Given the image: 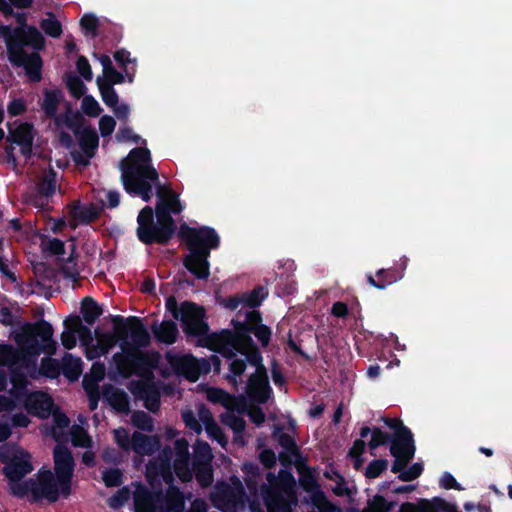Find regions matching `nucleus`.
<instances>
[{"mask_svg":"<svg viewBox=\"0 0 512 512\" xmlns=\"http://www.w3.org/2000/svg\"><path fill=\"white\" fill-rule=\"evenodd\" d=\"M102 98V101L106 106L112 108L119 102V96L113 86L96 83Z\"/></svg>","mask_w":512,"mask_h":512,"instance_id":"nucleus-57","label":"nucleus"},{"mask_svg":"<svg viewBox=\"0 0 512 512\" xmlns=\"http://www.w3.org/2000/svg\"><path fill=\"white\" fill-rule=\"evenodd\" d=\"M9 371V380L10 383L12 384V389L10 390V393L15 397H19L20 395L26 394L28 380L23 368L16 364L10 367Z\"/></svg>","mask_w":512,"mask_h":512,"instance_id":"nucleus-35","label":"nucleus"},{"mask_svg":"<svg viewBox=\"0 0 512 512\" xmlns=\"http://www.w3.org/2000/svg\"><path fill=\"white\" fill-rule=\"evenodd\" d=\"M206 316L205 309L190 301L181 303V314L178 319L181 322L182 329L188 337H197V344L200 347L208 348L219 353L220 343L214 339L219 332L209 333V325L204 320Z\"/></svg>","mask_w":512,"mask_h":512,"instance_id":"nucleus-7","label":"nucleus"},{"mask_svg":"<svg viewBox=\"0 0 512 512\" xmlns=\"http://www.w3.org/2000/svg\"><path fill=\"white\" fill-rule=\"evenodd\" d=\"M63 99V93L59 89H45L43 92V101L41 104V108L46 116L49 119H56L58 106Z\"/></svg>","mask_w":512,"mask_h":512,"instance_id":"nucleus-32","label":"nucleus"},{"mask_svg":"<svg viewBox=\"0 0 512 512\" xmlns=\"http://www.w3.org/2000/svg\"><path fill=\"white\" fill-rule=\"evenodd\" d=\"M66 87L69 90L70 94L74 97L79 99L80 97L84 96L86 93V86L84 82L76 75H69L66 77L65 80Z\"/></svg>","mask_w":512,"mask_h":512,"instance_id":"nucleus-53","label":"nucleus"},{"mask_svg":"<svg viewBox=\"0 0 512 512\" xmlns=\"http://www.w3.org/2000/svg\"><path fill=\"white\" fill-rule=\"evenodd\" d=\"M416 447L415 442L390 445V453L395 458L391 466L393 473L404 472L407 465L413 460Z\"/></svg>","mask_w":512,"mask_h":512,"instance_id":"nucleus-22","label":"nucleus"},{"mask_svg":"<svg viewBox=\"0 0 512 512\" xmlns=\"http://www.w3.org/2000/svg\"><path fill=\"white\" fill-rule=\"evenodd\" d=\"M53 332L52 325L44 319L35 323H24L14 335L19 350L11 344H0V366L10 368L19 362L28 366V356H38L42 352L47 355L55 354L57 344L53 340Z\"/></svg>","mask_w":512,"mask_h":512,"instance_id":"nucleus-3","label":"nucleus"},{"mask_svg":"<svg viewBox=\"0 0 512 512\" xmlns=\"http://www.w3.org/2000/svg\"><path fill=\"white\" fill-rule=\"evenodd\" d=\"M213 455L211 447L206 442L198 441L194 446V457L192 460V465H197L198 463L208 464L212 463Z\"/></svg>","mask_w":512,"mask_h":512,"instance_id":"nucleus-46","label":"nucleus"},{"mask_svg":"<svg viewBox=\"0 0 512 512\" xmlns=\"http://www.w3.org/2000/svg\"><path fill=\"white\" fill-rule=\"evenodd\" d=\"M80 312L82 314L83 320L88 325H93L102 315L103 310L92 297L86 296L81 301Z\"/></svg>","mask_w":512,"mask_h":512,"instance_id":"nucleus-38","label":"nucleus"},{"mask_svg":"<svg viewBox=\"0 0 512 512\" xmlns=\"http://www.w3.org/2000/svg\"><path fill=\"white\" fill-rule=\"evenodd\" d=\"M51 355L41 360L39 374L50 379L59 377L61 373V365L58 360L51 358Z\"/></svg>","mask_w":512,"mask_h":512,"instance_id":"nucleus-44","label":"nucleus"},{"mask_svg":"<svg viewBox=\"0 0 512 512\" xmlns=\"http://www.w3.org/2000/svg\"><path fill=\"white\" fill-rule=\"evenodd\" d=\"M30 454L26 451H20V456L15 457L7 466L3 467V474L9 480L10 493L13 495V487L16 484H22L21 479L33 470L30 461Z\"/></svg>","mask_w":512,"mask_h":512,"instance_id":"nucleus-15","label":"nucleus"},{"mask_svg":"<svg viewBox=\"0 0 512 512\" xmlns=\"http://www.w3.org/2000/svg\"><path fill=\"white\" fill-rule=\"evenodd\" d=\"M172 468L181 482L188 483L192 480V464L190 465V459H174Z\"/></svg>","mask_w":512,"mask_h":512,"instance_id":"nucleus-47","label":"nucleus"},{"mask_svg":"<svg viewBox=\"0 0 512 512\" xmlns=\"http://www.w3.org/2000/svg\"><path fill=\"white\" fill-rule=\"evenodd\" d=\"M160 442L156 436L145 435L135 431L132 434L131 449L138 455H152L158 448Z\"/></svg>","mask_w":512,"mask_h":512,"instance_id":"nucleus-27","label":"nucleus"},{"mask_svg":"<svg viewBox=\"0 0 512 512\" xmlns=\"http://www.w3.org/2000/svg\"><path fill=\"white\" fill-rule=\"evenodd\" d=\"M387 459H375L372 460L366 467L364 475L368 479H374L379 477L388 468Z\"/></svg>","mask_w":512,"mask_h":512,"instance_id":"nucleus-56","label":"nucleus"},{"mask_svg":"<svg viewBox=\"0 0 512 512\" xmlns=\"http://www.w3.org/2000/svg\"><path fill=\"white\" fill-rule=\"evenodd\" d=\"M424 506L428 512H460L456 504L449 503L441 497L423 499Z\"/></svg>","mask_w":512,"mask_h":512,"instance_id":"nucleus-42","label":"nucleus"},{"mask_svg":"<svg viewBox=\"0 0 512 512\" xmlns=\"http://www.w3.org/2000/svg\"><path fill=\"white\" fill-rule=\"evenodd\" d=\"M130 391L136 398L144 401V407L148 411L152 413L159 411L161 394L155 382H137L131 386Z\"/></svg>","mask_w":512,"mask_h":512,"instance_id":"nucleus-17","label":"nucleus"},{"mask_svg":"<svg viewBox=\"0 0 512 512\" xmlns=\"http://www.w3.org/2000/svg\"><path fill=\"white\" fill-rule=\"evenodd\" d=\"M83 362L81 358L66 353L62 359L61 373L70 382H76L82 374Z\"/></svg>","mask_w":512,"mask_h":512,"instance_id":"nucleus-33","label":"nucleus"},{"mask_svg":"<svg viewBox=\"0 0 512 512\" xmlns=\"http://www.w3.org/2000/svg\"><path fill=\"white\" fill-rule=\"evenodd\" d=\"M111 321L114 326L113 334L101 332L99 328L95 329L101 353L106 354L116 341L120 340L123 352L115 353L113 356L118 369L132 368L137 374L155 369L159 362V354L139 350V348L148 347L151 343L150 334L142 319L137 316L124 318L121 315H113Z\"/></svg>","mask_w":512,"mask_h":512,"instance_id":"nucleus-1","label":"nucleus"},{"mask_svg":"<svg viewBox=\"0 0 512 512\" xmlns=\"http://www.w3.org/2000/svg\"><path fill=\"white\" fill-rule=\"evenodd\" d=\"M231 325L232 330L223 329L214 337L221 345L219 354L224 358H233L242 351L260 350L252 334L262 347L266 348L270 343L272 330L263 324L262 314L258 310L247 311L242 321L232 319Z\"/></svg>","mask_w":512,"mask_h":512,"instance_id":"nucleus-4","label":"nucleus"},{"mask_svg":"<svg viewBox=\"0 0 512 512\" xmlns=\"http://www.w3.org/2000/svg\"><path fill=\"white\" fill-rule=\"evenodd\" d=\"M238 354L244 356V358H237V356H234L233 358H225L228 361L229 370V373L225 378L232 386H238V377H241L244 374L247 364L255 367V372L249 377H256L260 379L268 378L267 369L263 364V357L260 350L255 349V351H242L238 352Z\"/></svg>","mask_w":512,"mask_h":512,"instance_id":"nucleus-12","label":"nucleus"},{"mask_svg":"<svg viewBox=\"0 0 512 512\" xmlns=\"http://www.w3.org/2000/svg\"><path fill=\"white\" fill-rule=\"evenodd\" d=\"M102 397L118 413L130 412V398L123 389L105 384L102 388Z\"/></svg>","mask_w":512,"mask_h":512,"instance_id":"nucleus-23","label":"nucleus"},{"mask_svg":"<svg viewBox=\"0 0 512 512\" xmlns=\"http://www.w3.org/2000/svg\"><path fill=\"white\" fill-rule=\"evenodd\" d=\"M113 57L120 68L126 72L127 82L133 83L136 74V59L130 58V52L126 49H118Z\"/></svg>","mask_w":512,"mask_h":512,"instance_id":"nucleus-37","label":"nucleus"},{"mask_svg":"<svg viewBox=\"0 0 512 512\" xmlns=\"http://www.w3.org/2000/svg\"><path fill=\"white\" fill-rule=\"evenodd\" d=\"M60 495L57 479L50 470H39L37 479L29 478L13 487V496L18 498L27 496L30 503H37L42 499L54 503L58 501Z\"/></svg>","mask_w":512,"mask_h":512,"instance_id":"nucleus-8","label":"nucleus"},{"mask_svg":"<svg viewBox=\"0 0 512 512\" xmlns=\"http://www.w3.org/2000/svg\"><path fill=\"white\" fill-rule=\"evenodd\" d=\"M151 152L146 147H135L130 150L128 156L119 163L121 181L125 180L128 173L135 172L136 178H148L152 182L159 179L158 171L151 165Z\"/></svg>","mask_w":512,"mask_h":512,"instance_id":"nucleus-11","label":"nucleus"},{"mask_svg":"<svg viewBox=\"0 0 512 512\" xmlns=\"http://www.w3.org/2000/svg\"><path fill=\"white\" fill-rule=\"evenodd\" d=\"M56 191V172L50 168L39 180L36 186V193L30 194L27 201L35 207L47 205V199Z\"/></svg>","mask_w":512,"mask_h":512,"instance_id":"nucleus-19","label":"nucleus"},{"mask_svg":"<svg viewBox=\"0 0 512 512\" xmlns=\"http://www.w3.org/2000/svg\"><path fill=\"white\" fill-rule=\"evenodd\" d=\"M56 124L60 125L61 123H64L69 129L73 131V133L76 135L77 132H81L83 129H85L87 126H84V119L80 113H75L73 115H65V116H58L56 119Z\"/></svg>","mask_w":512,"mask_h":512,"instance_id":"nucleus-48","label":"nucleus"},{"mask_svg":"<svg viewBox=\"0 0 512 512\" xmlns=\"http://www.w3.org/2000/svg\"><path fill=\"white\" fill-rule=\"evenodd\" d=\"M185 500L183 493L177 486H170L167 492L163 493V499L159 512H184Z\"/></svg>","mask_w":512,"mask_h":512,"instance_id":"nucleus-26","label":"nucleus"},{"mask_svg":"<svg viewBox=\"0 0 512 512\" xmlns=\"http://www.w3.org/2000/svg\"><path fill=\"white\" fill-rule=\"evenodd\" d=\"M131 421L135 427L142 431L152 432L154 430L153 418L144 411H135L132 414Z\"/></svg>","mask_w":512,"mask_h":512,"instance_id":"nucleus-49","label":"nucleus"},{"mask_svg":"<svg viewBox=\"0 0 512 512\" xmlns=\"http://www.w3.org/2000/svg\"><path fill=\"white\" fill-rule=\"evenodd\" d=\"M299 484L305 492L310 494L311 501L324 498V492L321 490L320 484L310 470L300 474Z\"/></svg>","mask_w":512,"mask_h":512,"instance_id":"nucleus-34","label":"nucleus"},{"mask_svg":"<svg viewBox=\"0 0 512 512\" xmlns=\"http://www.w3.org/2000/svg\"><path fill=\"white\" fill-rule=\"evenodd\" d=\"M382 421L389 429L394 431L392 435V445L414 441L413 433L407 426L404 425L401 419L383 417Z\"/></svg>","mask_w":512,"mask_h":512,"instance_id":"nucleus-28","label":"nucleus"},{"mask_svg":"<svg viewBox=\"0 0 512 512\" xmlns=\"http://www.w3.org/2000/svg\"><path fill=\"white\" fill-rule=\"evenodd\" d=\"M71 441L75 447L89 448L92 444V439L90 436L83 428L79 426H76L72 431Z\"/></svg>","mask_w":512,"mask_h":512,"instance_id":"nucleus-60","label":"nucleus"},{"mask_svg":"<svg viewBox=\"0 0 512 512\" xmlns=\"http://www.w3.org/2000/svg\"><path fill=\"white\" fill-rule=\"evenodd\" d=\"M162 499V488L155 486L151 491L144 485H138L133 495L134 510L135 512H159Z\"/></svg>","mask_w":512,"mask_h":512,"instance_id":"nucleus-14","label":"nucleus"},{"mask_svg":"<svg viewBox=\"0 0 512 512\" xmlns=\"http://www.w3.org/2000/svg\"><path fill=\"white\" fill-rule=\"evenodd\" d=\"M102 480L106 487H119L123 483V473L119 468H109L102 472Z\"/></svg>","mask_w":512,"mask_h":512,"instance_id":"nucleus-55","label":"nucleus"},{"mask_svg":"<svg viewBox=\"0 0 512 512\" xmlns=\"http://www.w3.org/2000/svg\"><path fill=\"white\" fill-rule=\"evenodd\" d=\"M178 237L189 251L183 259L184 267L197 279L207 280L210 276L211 250L220 246L216 230L209 226L195 228L183 223L179 227Z\"/></svg>","mask_w":512,"mask_h":512,"instance_id":"nucleus-6","label":"nucleus"},{"mask_svg":"<svg viewBox=\"0 0 512 512\" xmlns=\"http://www.w3.org/2000/svg\"><path fill=\"white\" fill-rule=\"evenodd\" d=\"M267 483L262 479L244 477L245 485L251 496H258L259 492L267 508V512H293L298 505L296 479L292 472L280 469L276 475L266 473Z\"/></svg>","mask_w":512,"mask_h":512,"instance_id":"nucleus-5","label":"nucleus"},{"mask_svg":"<svg viewBox=\"0 0 512 512\" xmlns=\"http://www.w3.org/2000/svg\"><path fill=\"white\" fill-rule=\"evenodd\" d=\"M406 269V260L398 265H394L390 268H381L376 271V277L380 279V282L385 285V289L401 280L404 277V271Z\"/></svg>","mask_w":512,"mask_h":512,"instance_id":"nucleus-36","label":"nucleus"},{"mask_svg":"<svg viewBox=\"0 0 512 512\" xmlns=\"http://www.w3.org/2000/svg\"><path fill=\"white\" fill-rule=\"evenodd\" d=\"M126 81V72H119L115 69V67L104 73L103 76H98L96 79V83L110 85L113 87L117 84H123Z\"/></svg>","mask_w":512,"mask_h":512,"instance_id":"nucleus-51","label":"nucleus"},{"mask_svg":"<svg viewBox=\"0 0 512 512\" xmlns=\"http://www.w3.org/2000/svg\"><path fill=\"white\" fill-rule=\"evenodd\" d=\"M47 15V18H44L40 21V28L49 37H60L63 32L61 22L56 19L52 12H48Z\"/></svg>","mask_w":512,"mask_h":512,"instance_id":"nucleus-43","label":"nucleus"},{"mask_svg":"<svg viewBox=\"0 0 512 512\" xmlns=\"http://www.w3.org/2000/svg\"><path fill=\"white\" fill-rule=\"evenodd\" d=\"M29 43L6 47L9 62L14 67H22L30 82H40L42 79L43 60L39 54L40 50H32Z\"/></svg>","mask_w":512,"mask_h":512,"instance_id":"nucleus-10","label":"nucleus"},{"mask_svg":"<svg viewBox=\"0 0 512 512\" xmlns=\"http://www.w3.org/2000/svg\"><path fill=\"white\" fill-rule=\"evenodd\" d=\"M172 468V463L166 462V460L150 461L146 466V478L152 488L156 486V480L159 478V474Z\"/></svg>","mask_w":512,"mask_h":512,"instance_id":"nucleus-41","label":"nucleus"},{"mask_svg":"<svg viewBox=\"0 0 512 512\" xmlns=\"http://www.w3.org/2000/svg\"><path fill=\"white\" fill-rule=\"evenodd\" d=\"M7 127L8 135L6 140L10 143V145H18L28 141H34L35 130L32 123H18V121H15L13 123H8Z\"/></svg>","mask_w":512,"mask_h":512,"instance_id":"nucleus-25","label":"nucleus"},{"mask_svg":"<svg viewBox=\"0 0 512 512\" xmlns=\"http://www.w3.org/2000/svg\"><path fill=\"white\" fill-rule=\"evenodd\" d=\"M80 26L86 36L90 35L92 38L98 36L99 20L94 14H84L80 19Z\"/></svg>","mask_w":512,"mask_h":512,"instance_id":"nucleus-52","label":"nucleus"},{"mask_svg":"<svg viewBox=\"0 0 512 512\" xmlns=\"http://www.w3.org/2000/svg\"><path fill=\"white\" fill-rule=\"evenodd\" d=\"M124 190L131 196L140 197L144 202H149L153 195V184H157V188L160 183L152 182L148 178H136V173H128L125 180L121 181Z\"/></svg>","mask_w":512,"mask_h":512,"instance_id":"nucleus-18","label":"nucleus"},{"mask_svg":"<svg viewBox=\"0 0 512 512\" xmlns=\"http://www.w3.org/2000/svg\"><path fill=\"white\" fill-rule=\"evenodd\" d=\"M24 405L30 414L44 419L51 414L54 402L52 397L44 392H32L26 396Z\"/></svg>","mask_w":512,"mask_h":512,"instance_id":"nucleus-21","label":"nucleus"},{"mask_svg":"<svg viewBox=\"0 0 512 512\" xmlns=\"http://www.w3.org/2000/svg\"><path fill=\"white\" fill-rule=\"evenodd\" d=\"M14 17L17 26L0 24V38L3 39L6 47L29 43L31 50H43L45 48V38L34 25L27 23V14L24 12H15Z\"/></svg>","mask_w":512,"mask_h":512,"instance_id":"nucleus-9","label":"nucleus"},{"mask_svg":"<svg viewBox=\"0 0 512 512\" xmlns=\"http://www.w3.org/2000/svg\"><path fill=\"white\" fill-rule=\"evenodd\" d=\"M81 108L89 117H98L102 108L92 95H85L82 100Z\"/></svg>","mask_w":512,"mask_h":512,"instance_id":"nucleus-58","label":"nucleus"},{"mask_svg":"<svg viewBox=\"0 0 512 512\" xmlns=\"http://www.w3.org/2000/svg\"><path fill=\"white\" fill-rule=\"evenodd\" d=\"M392 442H393V439H392L391 434L383 431L379 427L372 428L371 439L368 443V446L371 451L370 452L371 455L376 456V454L373 452V450H375L379 446L386 445L388 443H390V445H392Z\"/></svg>","mask_w":512,"mask_h":512,"instance_id":"nucleus-45","label":"nucleus"},{"mask_svg":"<svg viewBox=\"0 0 512 512\" xmlns=\"http://www.w3.org/2000/svg\"><path fill=\"white\" fill-rule=\"evenodd\" d=\"M246 393L251 401L258 404H266L273 393L269 384V378L260 379L249 377L246 385Z\"/></svg>","mask_w":512,"mask_h":512,"instance_id":"nucleus-24","label":"nucleus"},{"mask_svg":"<svg viewBox=\"0 0 512 512\" xmlns=\"http://www.w3.org/2000/svg\"><path fill=\"white\" fill-rule=\"evenodd\" d=\"M272 438L284 449L293 454L297 459H301V452L293 436L284 432V427L280 424L273 426Z\"/></svg>","mask_w":512,"mask_h":512,"instance_id":"nucleus-31","label":"nucleus"},{"mask_svg":"<svg viewBox=\"0 0 512 512\" xmlns=\"http://www.w3.org/2000/svg\"><path fill=\"white\" fill-rule=\"evenodd\" d=\"M222 422L229 426L235 434H241L245 431L246 422L241 416L235 414H226L222 416Z\"/></svg>","mask_w":512,"mask_h":512,"instance_id":"nucleus-59","label":"nucleus"},{"mask_svg":"<svg viewBox=\"0 0 512 512\" xmlns=\"http://www.w3.org/2000/svg\"><path fill=\"white\" fill-rule=\"evenodd\" d=\"M130 490L128 487H122L116 491L109 499L110 507L117 509L125 505V503L130 499Z\"/></svg>","mask_w":512,"mask_h":512,"instance_id":"nucleus-62","label":"nucleus"},{"mask_svg":"<svg viewBox=\"0 0 512 512\" xmlns=\"http://www.w3.org/2000/svg\"><path fill=\"white\" fill-rule=\"evenodd\" d=\"M244 494L243 487L240 486L239 490L233 489L230 485L224 484L222 488L218 489V500L222 503L224 512L227 510L234 511L242 500Z\"/></svg>","mask_w":512,"mask_h":512,"instance_id":"nucleus-29","label":"nucleus"},{"mask_svg":"<svg viewBox=\"0 0 512 512\" xmlns=\"http://www.w3.org/2000/svg\"><path fill=\"white\" fill-rule=\"evenodd\" d=\"M207 399L211 403L221 404L226 408H230L232 396L221 388H209L207 391Z\"/></svg>","mask_w":512,"mask_h":512,"instance_id":"nucleus-54","label":"nucleus"},{"mask_svg":"<svg viewBox=\"0 0 512 512\" xmlns=\"http://www.w3.org/2000/svg\"><path fill=\"white\" fill-rule=\"evenodd\" d=\"M162 190V186L159 185L157 190L159 200L155 212L152 207L145 206L137 216L136 235L145 245H168L177 230L172 214L178 215L184 209L177 194L168 190L167 195L163 196Z\"/></svg>","mask_w":512,"mask_h":512,"instance_id":"nucleus-2","label":"nucleus"},{"mask_svg":"<svg viewBox=\"0 0 512 512\" xmlns=\"http://www.w3.org/2000/svg\"><path fill=\"white\" fill-rule=\"evenodd\" d=\"M74 217L83 224H89L100 216V209L94 204H90L87 207L78 208L73 213Z\"/></svg>","mask_w":512,"mask_h":512,"instance_id":"nucleus-50","label":"nucleus"},{"mask_svg":"<svg viewBox=\"0 0 512 512\" xmlns=\"http://www.w3.org/2000/svg\"><path fill=\"white\" fill-rule=\"evenodd\" d=\"M166 359L177 374L185 376L192 382L198 380L202 369L199 360L193 355H174L167 353Z\"/></svg>","mask_w":512,"mask_h":512,"instance_id":"nucleus-16","label":"nucleus"},{"mask_svg":"<svg viewBox=\"0 0 512 512\" xmlns=\"http://www.w3.org/2000/svg\"><path fill=\"white\" fill-rule=\"evenodd\" d=\"M114 438L117 445L124 451H128L132 447V436L124 428L114 430Z\"/></svg>","mask_w":512,"mask_h":512,"instance_id":"nucleus-64","label":"nucleus"},{"mask_svg":"<svg viewBox=\"0 0 512 512\" xmlns=\"http://www.w3.org/2000/svg\"><path fill=\"white\" fill-rule=\"evenodd\" d=\"M152 332L158 342L167 345L174 344L179 333L177 324L172 320L163 321L160 325H153Z\"/></svg>","mask_w":512,"mask_h":512,"instance_id":"nucleus-30","label":"nucleus"},{"mask_svg":"<svg viewBox=\"0 0 512 512\" xmlns=\"http://www.w3.org/2000/svg\"><path fill=\"white\" fill-rule=\"evenodd\" d=\"M76 137L78 138L80 149L85 154L86 158L77 155L74 156L73 159L76 164L88 165L89 159L95 155V151L98 148L99 137L91 126H87L81 132L76 131Z\"/></svg>","mask_w":512,"mask_h":512,"instance_id":"nucleus-20","label":"nucleus"},{"mask_svg":"<svg viewBox=\"0 0 512 512\" xmlns=\"http://www.w3.org/2000/svg\"><path fill=\"white\" fill-rule=\"evenodd\" d=\"M55 478L61 495L68 498L71 494L75 462L71 450L64 444H57L53 449Z\"/></svg>","mask_w":512,"mask_h":512,"instance_id":"nucleus-13","label":"nucleus"},{"mask_svg":"<svg viewBox=\"0 0 512 512\" xmlns=\"http://www.w3.org/2000/svg\"><path fill=\"white\" fill-rule=\"evenodd\" d=\"M422 472L423 465L421 463H414L408 469H405L404 472L398 474V479L403 482H410L420 477Z\"/></svg>","mask_w":512,"mask_h":512,"instance_id":"nucleus-63","label":"nucleus"},{"mask_svg":"<svg viewBox=\"0 0 512 512\" xmlns=\"http://www.w3.org/2000/svg\"><path fill=\"white\" fill-rule=\"evenodd\" d=\"M20 451L23 449L14 445H2L0 447V462L7 466L15 457L20 456Z\"/></svg>","mask_w":512,"mask_h":512,"instance_id":"nucleus-61","label":"nucleus"},{"mask_svg":"<svg viewBox=\"0 0 512 512\" xmlns=\"http://www.w3.org/2000/svg\"><path fill=\"white\" fill-rule=\"evenodd\" d=\"M193 476H195L198 484L202 488H207L211 486L213 482L212 463H198L197 465H192V477Z\"/></svg>","mask_w":512,"mask_h":512,"instance_id":"nucleus-40","label":"nucleus"},{"mask_svg":"<svg viewBox=\"0 0 512 512\" xmlns=\"http://www.w3.org/2000/svg\"><path fill=\"white\" fill-rule=\"evenodd\" d=\"M244 306L252 308L259 307L268 296V289L262 285L255 286L251 291L242 293Z\"/></svg>","mask_w":512,"mask_h":512,"instance_id":"nucleus-39","label":"nucleus"}]
</instances>
